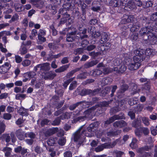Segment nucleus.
<instances>
[{
  "instance_id": "1",
  "label": "nucleus",
  "mask_w": 157,
  "mask_h": 157,
  "mask_svg": "<svg viewBox=\"0 0 157 157\" xmlns=\"http://www.w3.org/2000/svg\"><path fill=\"white\" fill-rule=\"evenodd\" d=\"M149 25L145 27L142 28L139 32L140 35L142 36L146 35L148 36L149 38L151 37L153 38V39L155 40L156 39V37L154 35V33L153 31H155L157 32V22H151V21L149 22Z\"/></svg>"
},
{
  "instance_id": "2",
  "label": "nucleus",
  "mask_w": 157,
  "mask_h": 157,
  "mask_svg": "<svg viewBox=\"0 0 157 157\" xmlns=\"http://www.w3.org/2000/svg\"><path fill=\"white\" fill-rule=\"evenodd\" d=\"M83 127V126L80 127L77 131L75 133L74 139L75 141H78L82 142L85 138V136L89 137L90 136V135L86 133V130H82L81 131Z\"/></svg>"
},
{
  "instance_id": "3",
  "label": "nucleus",
  "mask_w": 157,
  "mask_h": 157,
  "mask_svg": "<svg viewBox=\"0 0 157 157\" xmlns=\"http://www.w3.org/2000/svg\"><path fill=\"white\" fill-rule=\"evenodd\" d=\"M129 60L131 61L128 64L127 63V65L128 66V68L130 70H137L141 65L140 59L137 57H133V60L129 59Z\"/></svg>"
},
{
  "instance_id": "4",
  "label": "nucleus",
  "mask_w": 157,
  "mask_h": 157,
  "mask_svg": "<svg viewBox=\"0 0 157 157\" xmlns=\"http://www.w3.org/2000/svg\"><path fill=\"white\" fill-rule=\"evenodd\" d=\"M124 118V114L123 113H121L119 115H115L106 121L105 122V124H108L112 123L116 120L122 119Z\"/></svg>"
},
{
  "instance_id": "5",
  "label": "nucleus",
  "mask_w": 157,
  "mask_h": 157,
  "mask_svg": "<svg viewBox=\"0 0 157 157\" xmlns=\"http://www.w3.org/2000/svg\"><path fill=\"white\" fill-rule=\"evenodd\" d=\"M136 7L135 3L133 0H130L128 1L127 5L124 7V9L127 11L134 10H136Z\"/></svg>"
},
{
  "instance_id": "6",
  "label": "nucleus",
  "mask_w": 157,
  "mask_h": 157,
  "mask_svg": "<svg viewBox=\"0 0 157 157\" xmlns=\"http://www.w3.org/2000/svg\"><path fill=\"white\" fill-rule=\"evenodd\" d=\"M134 53L135 55L133 57H136L140 59V62H141V60H142L144 59V54L145 51L144 50L139 49L135 50Z\"/></svg>"
},
{
  "instance_id": "7",
  "label": "nucleus",
  "mask_w": 157,
  "mask_h": 157,
  "mask_svg": "<svg viewBox=\"0 0 157 157\" xmlns=\"http://www.w3.org/2000/svg\"><path fill=\"white\" fill-rule=\"evenodd\" d=\"M135 20V18L133 16H128L125 15L124 16V18L121 20V22L122 24H126L132 22L134 21Z\"/></svg>"
},
{
  "instance_id": "8",
  "label": "nucleus",
  "mask_w": 157,
  "mask_h": 157,
  "mask_svg": "<svg viewBox=\"0 0 157 157\" xmlns=\"http://www.w3.org/2000/svg\"><path fill=\"white\" fill-rule=\"evenodd\" d=\"M128 86L125 84H123L121 86L120 90L117 93V97L119 98H121L123 96V93L126 91L128 88Z\"/></svg>"
},
{
  "instance_id": "9",
  "label": "nucleus",
  "mask_w": 157,
  "mask_h": 157,
  "mask_svg": "<svg viewBox=\"0 0 157 157\" xmlns=\"http://www.w3.org/2000/svg\"><path fill=\"white\" fill-rule=\"evenodd\" d=\"M113 147V145L111 146L108 143H105L101 145L98 146L97 147L95 148V151L97 152H99L102 151L104 148H110Z\"/></svg>"
},
{
  "instance_id": "10",
  "label": "nucleus",
  "mask_w": 157,
  "mask_h": 157,
  "mask_svg": "<svg viewBox=\"0 0 157 157\" xmlns=\"http://www.w3.org/2000/svg\"><path fill=\"white\" fill-rule=\"evenodd\" d=\"M127 125V123L123 120L117 121L113 124V126L115 128H121Z\"/></svg>"
},
{
  "instance_id": "11",
  "label": "nucleus",
  "mask_w": 157,
  "mask_h": 157,
  "mask_svg": "<svg viewBox=\"0 0 157 157\" xmlns=\"http://www.w3.org/2000/svg\"><path fill=\"white\" fill-rule=\"evenodd\" d=\"M126 67L124 65H122L121 66L114 67L113 71L118 73H122L126 70Z\"/></svg>"
},
{
  "instance_id": "12",
  "label": "nucleus",
  "mask_w": 157,
  "mask_h": 157,
  "mask_svg": "<svg viewBox=\"0 0 157 157\" xmlns=\"http://www.w3.org/2000/svg\"><path fill=\"white\" fill-rule=\"evenodd\" d=\"M76 32H72L69 33L67 35V41L69 42H72L74 40L75 38Z\"/></svg>"
},
{
  "instance_id": "13",
  "label": "nucleus",
  "mask_w": 157,
  "mask_h": 157,
  "mask_svg": "<svg viewBox=\"0 0 157 157\" xmlns=\"http://www.w3.org/2000/svg\"><path fill=\"white\" fill-rule=\"evenodd\" d=\"M127 0H115L113 4L114 7H119L120 6H124L126 5V2Z\"/></svg>"
},
{
  "instance_id": "14",
  "label": "nucleus",
  "mask_w": 157,
  "mask_h": 157,
  "mask_svg": "<svg viewBox=\"0 0 157 157\" xmlns=\"http://www.w3.org/2000/svg\"><path fill=\"white\" fill-rule=\"evenodd\" d=\"M15 134L19 140H22L24 139V133L21 129H20L17 130Z\"/></svg>"
},
{
  "instance_id": "15",
  "label": "nucleus",
  "mask_w": 157,
  "mask_h": 157,
  "mask_svg": "<svg viewBox=\"0 0 157 157\" xmlns=\"http://www.w3.org/2000/svg\"><path fill=\"white\" fill-rule=\"evenodd\" d=\"M129 138V136L128 135H125L124 136L123 138V142H121V141L119 139H117L113 142L112 145L113 146H114L116 144H118L121 145L124 144V143L127 141Z\"/></svg>"
},
{
  "instance_id": "16",
  "label": "nucleus",
  "mask_w": 157,
  "mask_h": 157,
  "mask_svg": "<svg viewBox=\"0 0 157 157\" xmlns=\"http://www.w3.org/2000/svg\"><path fill=\"white\" fill-rule=\"evenodd\" d=\"M102 74V71L100 69H98L93 70L90 71V74L94 77L99 76Z\"/></svg>"
},
{
  "instance_id": "17",
  "label": "nucleus",
  "mask_w": 157,
  "mask_h": 157,
  "mask_svg": "<svg viewBox=\"0 0 157 157\" xmlns=\"http://www.w3.org/2000/svg\"><path fill=\"white\" fill-rule=\"evenodd\" d=\"M98 62L97 60H93L90 62H88L84 65V67L86 68L92 67L96 65Z\"/></svg>"
},
{
  "instance_id": "18",
  "label": "nucleus",
  "mask_w": 157,
  "mask_h": 157,
  "mask_svg": "<svg viewBox=\"0 0 157 157\" xmlns=\"http://www.w3.org/2000/svg\"><path fill=\"white\" fill-rule=\"evenodd\" d=\"M11 67V65L9 63L6 62L0 68L2 71L4 72H6Z\"/></svg>"
},
{
  "instance_id": "19",
  "label": "nucleus",
  "mask_w": 157,
  "mask_h": 157,
  "mask_svg": "<svg viewBox=\"0 0 157 157\" xmlns=\"http://www.w3.org/2000/svg\"><path fill=\"white\" fill-rule=\"evenodd\" d=\"M69 64L63 65L57 69H56L55 70V71L56 73H61L64 72L67 70V69L69 68Z\"/></svg>"
},
{
  "instance_id": "20",
  "label": "nucleus",
  "mask_w": 157,
  "mask_h": 157,
  "mask_svg": "<svg viewBox=\"0 0 157 157\" xmlns=\"http://www.w3.org/2000/svg\"><path fill=\"white\" fill-rule=\"evenodd\" d=\"M56 76V74L53 72L49 71L47 72L45 74V75L44 77L45 79H53Z\"/></svg>"
},
{
  "instance_id": "21",
  "label": "nucleus",
  "mask_w": 157,
  "mask_h": 157,
  "mask_svg": "<svg viewBox=\"0 0 157 157\" xmlns=\"http://www.w3.org/2000/svg\"><path fill=\"white\" fill-rule=\"evenodd\" d=\"M108 39V35L105 33H103L101 35V38L100 40V42L101 44H103L106 42Z\"/></svg>"
},
{
  "instance_id": "22",
  "label": "nucleus",
  "mask_w": 157,
  "mask_h": 157,
  "mask_svg": "<svg viewBox=\"0 0 157 157\" xmlns=\"http://www.w3.org/2000/svg\"><path fill=\"white\" fill-rule=\"evenodd\" d=\"M19 51L20 54L21 55H23L25 54L27 52V49L24 45V42L22 43L21 46L20 48Z\"/></svg>"
},
{
  "instance_id": "23",
  "label": "nucleus",
  "mask_w": 157,
  "mask_h": 157,
  "mask_svg": "<svg viewBox=\"0 0 157 157\" xmlns=\"http://www.w3.org/2000/svg\"><path fill=\"white\" fill-rule=\"evenodd\" d=\"M57 141L56 137H51L47 141V144L49 146H51L55 144Z\"/></svg>"
},
{
  "instance_id": "24",
  "label": "nucleus",
  "mask_w": 157,
  "mask_h": 157,
  "mask_svg": "<svg viewBox=\"0 0 157 157\" xmlns=\"http://www.w3.org/2000/svg\"><path fill=\"white\" fill-rule=\"evenodd\" d=\"M40 70L42 71H48L49 69V64L47 63L40 64Z\"/></svg>"
},
{
  "instance_id": "25",
  "label": "nucleus",
  "mask_w": 157,
  "mask_h": 157,
  "mask_svg": "<svg viewBox=\"0 0 157 157\" xmlns=\"http://www.w3.org/2000/svg\"><path fill=\"white\" fill-rule=\"evenodd\" d=\"M58 130V128H54L48 129L46 132L49 136L57 132Z\"/></svg>"
},
{
  "instance_id": "26",
  "label": "nucleus",
  "mask_w": 157,
  "mask_h": 157,
  "mask_svg": "<svg viewBox=\"0 0 157 157\" xmlns=\"http://www.w3.org/2000/svg\"><path fill=\"white\" fill-rule=\"evenodd\" d=\"M102 70V73L104 75H106L113 72V69L110 68L106 67L104 66L103 68L101 69Z\"/></svg>"
},
{
  "instance_id": "27",
  "label": "nucleus",
  "mask_w": 157,
  "mask_h": 157,
  "mask_svg": "<svg viewBox=\"0 0 157 157\" xmlns=\"http://www.w3.org/2000/svg\"><path fill=\"white\" fill-rule=\"evenodd\" d=\"M112 81V79L110 78H103L101 83L104 85H106L110 84Z\"/></svg>"
},
{
  "instance_id": "28",
  "label": "nucleus",
  "mask_w": 157,
  "mask_h": 157,
  "mask_svg": "<svg viewBox=\"0 0 157 157\" xmlns=\"http://www.w3.org/2000/svg\"><path fill=\"white\" fill-rule=\"evenodd\" d=\"M25 136L26 138H29L34 139L36 138V134L33 132H28L25 134Z\"/></svg>"
},
{
  "instance_id": "29",
  "label": "nucleus",
  "mask_w": 157,
  "mask_h": 157,
  "mask_svg": "<svg viewBox=\"0 0 157 157\" xmlns=\"http://www.w3.org/2000/svg\"><path fill=\"white\" fill-rule=\"evenodd\" d=\"M81 68V67L76 68L74 70H72L67 74L66 76V77L67 78H70L76 72L79 71Z\"/></svg>"
},
{
  "instance_id": "30",
  "label": "nucleus",
  "mask_w": 157,
  "mask_h": 157,
  "mask_svg": "<svg viewBox=\"0 0 157 157\" xmlns=\"http://www.w3.org/2000/svg\"><path fill=\"white\" fill-rule=\"evenodd\" d=\"M2 151L4 152L5 155L6 156H9L10 155L11 152V149L9 147H4Z\"/></svg>"
},
{
  "instance_id": "31",
  "label": "nucleus",
  "mask_w": 157,
  "mask_h": 157,
  "mask_svg": "<svg viewBox=\"0 0 157 157\" xmlns=\"http://www.w3.org/2000/svg\"><path fill=\"white\" fill-rule=\"evenodd\" d=\"M18 111L20 114L23 116H27L28 114V110L22 107L20 108Z\"/></svg>"
},
{
  "instance_id": "32",
  "label": "nucleus",
  "mask_w": 157,
  "mask_h": 157,
  "mask_svg": "<svg viewBox=\"0 0 157 157\" xmlns=\"http://www.w3.org/2000/svg\"><path fill=\"white\" fill-rule=\"evenodd\" d=\"M141 119L142 122L145 126H148L150 125V123L149 122V120L147 117H141Z\"/></svg>"
},
{
  "instance_id": "33",
  "label": "nucleus",
  "mask_w": 157,
  "mask_h": 157,
  "mask_svg": "<svg viewBox=\"0 0 157 157\" xmlns=\"http://www.w3.org/2000/svg\"><path fill=\"white\" fill-rule=\"evenodd\" d=\"M82 103H86L85 101H81L79 102L76 103L75 104H74L72 105H71L69 106V109L71 110H73L75 109L80 104H81Z\"/></svg>"
},
{
  "instance_id": "34",
  "label": "nucleus",
  "mask_w": 157,
  "mask_h": 157,
  "mask_svg": "<svg viewBox=\"0 0 157 157\" xmlns=\"http://www.w3.org/2000/svg\"><path fill=\"white\" fill-rule=\"evenodd\" d=\"M92 92V91L90 90L83 89L81 91L80 94L82 96H84L86 95L90 94Z\"/></svg>"
},
{
  "instance_id": "35",
  "label": "nucleus",
  "mask_w": 157,
  "mask_h": 157,
  "mask_svg": "<svg viewBox=\"0 0 157 157\" xmlns=\"http://www.w3.org/2000/svg\"><path fill=\"white\" fill-rule=\"evenodd\" d=\"M113 155L116 156L117 157H121L124 156V152L119 151H115L113 152Z\"/></svg>"
},
{
  "instance_id": "36",
  "label": "nucleus",
  "mask_w": 157,
  "mask_h": 157,
  "mask_svg": "<svg viewBox=\"0 0 157 157\" xmlns=\"http://www.w3.org/2000/svg\"><path fill=\"white\" fill-rule=\"evenodd\" d=\"M137 140L136 138H133L132 141L130 144V146L132 149H135L136 148L137 145L136 144Z\"/></svg>"
},
{
  "instance_id": "37",
  "label": "nucleus",
  "mask_w": 157,
  "mask_h": 157,
  "mask_svg": "<svg viewBox=\"0 0 157 157\" xmlns=\"http://www.w3.org/2000/svg\"><path fill=\"white\" fill-rule=\"evenodd\" d=\"M141 125V121L138 119L134 120L132 123V126L135 128L140 126Z\"/></svg>"
},
{
  "instance_id": "38",
  "label": "nucleus",
  "mask_w": 157,
  "mask_h": 157,
  "mask_svg": "<svg viewBox=\"0 0 157 157\" xmlns=\"http://www.w3.org/2000/svg\"><path fill=\"white\" fill-rule=\"evenodd\" d=\"M84 50H86V48L83 47L78 48L75 50L74 53L75 55L80 54L83 53Z\"/></svg>"
},
{
  "instance_id": "39",
  "label": "nucleus",
  "mask_w": 157,
  "mask_h": 157,
  "mask_svg": "<svg viewBox=\"0 0 157 157\" xmlns=\"http://www.w3.org/2000/svg\"><path fill=\"white\" fill-rule=\"evenodd\" d=\"M140 129L144 135H147L149 133V130L148 128H147L144 127H140Z\"/></svg>"
},
{
  "instance_id": "40",
  "label": "nucleus",
  "mask_w": 157,
  "mask_h": 157,
  "mask_svg": "<svg viewBox=\"0 0 157 157\" xmlns=\"http://www.w3.org/2000/svg\"><path fill=\"white\" fill-rule=\"evenodd\" d=\"M144 106L143 105L141 104H138L137 106L134 108V110L136 112L138 113L142 111L143 108Z\"/></svg>"
},
{
  "instance_id": "41",
  "label": "nucleus",
  "mask_w": 157,
  "mask_h": 157,
  "mask_svg": "<svg viewBox=\"0 0 157 157\" xmlns=\"http://www.w3.org/2000/svg\"><path fill=\"white\" fill-rule=\"evenodd\" d=\"M19 19L18 15L17 13H15L11 17V20L9 21V22L12 23L15 21H17Z\"/></svg>"
},
{
  "instance_id": "42",
  "label": "nucleus",
  "mask_w": 157,
  "mask_h": 157,
  "mask_svg": "<svg viewBox=\"0 0 157 157\" xmlns=\"http://www.w3.org/2000/svg\"><path fill=\"white\" fill-rule=\"evenodd\" d=\"M26 97L25 94H18L15 96V98L17 100H21L25 99Z\"/></svg>"
},
{
  "instance_id": "43",
  "label": "nucleus",
  "mask_w": 157,
  "mask_h": 157,
  "mask_svg": "<svg viewBox=\"0 0 157 157\" xmlns=\"http://www.w3.org/2000/svg\"><path fill=\"white\" fill-rule=\"evenodd\" d=\"M40 35H38V38L39 40V41H37V43L38 44H41L46 40V38Z\"/></svg>"
},
{
  "instance_id": "44",
  "label": "nucleus",
  "mask_w": 157,
  "mask_h": 157,
  "mask_svg": "<svg viewBox=\"0 0 157 157\" xmlns=\"http://www.w3.org/2000/svg\"><path fill=\"white\" fill-rule=\"evenodd\" d=\"M60 117H57L52 123V124L53 125H59L60 122V120L62 118Z\"/></svg>"
},
{
  "instance_id": "45",
  "label": "nucleus",
  "mask_w": 157,
  "mask_h": 157,
  "mask_svg": "<svg viewBox=\"0 0 157 157\" xmlns=\"http://www.w3.org/2000/svg\"><path fill=\"white\" fill-rule=\"evenodd\" d=\"M96 123H95L90 124L87 128L88 131L90 132L94 131L95 129V128H96Z\"/></svg>"
},
{
  "instance_id": "46",
  "label": "nucleus",
  "mask_w": 157,
  "mask_h": 157,
  "mask_svg": "<svg viewBox=\"0 0 157 157\" xmlns=\"http://www.w3.org/2000/svg\"><path fill=\"white\" fill-rule=\"evenodd\" d=\"M87 74L86 72H83L78 75L77 77V78L79 79H83L86 78Z\"/></svg>"
},
{
  "instance_id": "47",
  "label": "nucleus",
  "mask_w": 157,
  "mask_h": 157,
  "mask_svg": "<svg viewBox=\"0 0 157 157\" xmlns=\"http://www.w3.org/2000/svg\"><path fill=\"white\" fill-rule=\"evenodd\" d=\"M63 53H60L57 55H52L51 56L48 58V60H51L53 58H58L61 56H63Z\"/></svg>"
},
{
  "instance_id": "48",
  "label": "nucleus",
  "mask_w": 157,
  "mask_h": 157,
  "mask_svg": "<svg viewBox=\"0 0 157 157\" xmlns=\"http://www.w3.org/2000/svg\"><path fill=\"white\" fill-rule=\"evenodd\" d=\"M31 63L30 60L28 59H25L22 62V64L24 67H27L29 66Z\"/></svg>"
},
{
  "instance_id": "49",
  "label": "nucleus",
  "mask_w": 157,
  "mask_h": 157,
  "mask_svg": "<svg viewBox=\"0 0 157 157\" xmlns=\"http://www.w3.org/2000/svg\"><path fill=\"white\" fill-rule=\"evenodd\" d=\"M136 112L134 110H131L128 113V115L130 117L132 120L135 117V113Z\"/></svg>"
},
{
  "instance_id": "50",
  "label": "nucleus",
  "mask_w": 157,
  "mask_h": 157,
  "mask_svg": "<svg viewBox=\"0 0 157 157\" xmlns=\"http://www.w3.org/2000/svg\"><path fill=\"white\" fill-rule=\"evenodd\" d=\"M46 149L49 151V154L52 157H53L55 156L56 152L51 147H46Z\"/></svg>"
},
{
  "instance_id": "51",
  "label": "nucleus",
  "mask_w": 157,
  "mask_h": 157,
  "mask_svg": "<svg viewBox=\"0 0 157 157\" xmlns=\"http://www.w3.org/2000/svg\"><path fill=\"white\" fill-rule=\"evenodd\" d=\"M70 15L67 14H65L63 15V17L61 20L60 23L61 24H63L66 22L67 19L66 18L69 17Z\"/></svg>"
},
{
  "instance_id": "52",
  "label": "nucleus",
  "mask_w": 157,
  "mask_h": 157,
  "mask_svg": "<svg viewBox=\"0 0 157 157\" xmlns=\"http://www.w3.org/2000/svg\"><path fill=\"white\" fill-rule=\"evenodd\" d=\"M153 54L154 52L153 50L150 48H147L146 49L145 52V53L146 56H151L153 55Z\"/></svg>"
},
{
  "instance_id": "53",
  "label": "nucleus",
  "mask_w": 157,
  "mask_h": 157,
  "mask_svg": "<svg viewBox=\"0 0 157 157\" xmlns=\"http://www.w3.org/2000/svg\"><path fill=\"white\" fill-rule=\"evenodd\" d=\"M150 131L151 134L154 136H155L157 134V130L153 126L151 127Z\"/></svg>"
},
{
  "instance_id": "54",
  "label": "nucleus",
  "mask_w": 157,
  "mask_h": 157,
  "mask_svg": "<svg viewBox=\"0 0 157 157\" xmlns=\"http://www.w3.org/2000/svg\"><path fill=\"white\" fill-rule=\"evenodd\" d=\"M35 151L37 153V154H39L38 156H40V155L42 153V149L39 146H36L35 149Z\"/></svg>"
},
{
  "instance_id": "55",
  "label": "nucleus",
  "mask_w": 157,
  "mask_h": 157,
  "mask_svg": "<svg viewBox=\"0 0 157 157\" xmlns=\"http://www.w3.org/2000/svg\"><path fill=\"white\" fill-rule=\"evenodd\" d=\"M44 6V3L43 1L41 0H39L38 2L37 3L36 7L39 8L41 9Z\"/></svg>"
},
{
  "instance_id": "56",
  "label": "nucleus",
  "mask_w": 157,
  "mask_h": 157,
  "mask_svg": "<svg viewBox=\"0 0 157 157\" xmlns=\"http://www.w3.org/2000/svg\"><path fill=\"white\" fill-rule=\"evenodd\" d=\"M150 19L151 21H152V22H155V21L157 20V12L151 14V16Z\"/></svg>"
},
{
  "instance_id": "57",
  "label": "nucleus",
  "mask_w": 157,
  "mask_h": 157,
  "mask_svg": "<svg viewBox=\"0 0 157 157\" xmlns=\"http://www.w3.org/2000/svg\"><path fill=\"white\" fill-rule=\"evenodd\" d=\"M76 86L77 82L76 81H74L70 84L69 89L70 90H72L76 87Z\"/></svg>"
},
{
  "instance_id": "58",
  "label": "nucleus",
  "mask_w": 157,
  "mask_h": 157,
  "mask_svg": "<svg viewBox=\"0 0 157 157\" xmlns=\"http://www.w3.org/2000/svg\"><path fill=\"white\" fill-rule=\"evenodd\" d=\"M139 26L136 24L133 25L132 27L130 28V30L132 32H134L138 30Z\"/></svg>"
},
{
  "instance_id": "59",
  "label": "nucleus",
  "mask_w": 157,
  "mask_h": 157,
  "mask_svg": "<svg viewBox=\"0 0 157 157\" xmlns=\"http://www.w3.org/2000/svg\"><path fill=\"white\" fill-rule=\"evenodd\" d=\"M48 46L51 50L56 49L58 47L54 43H49L48 44Z\"/></svg>"
},
{
  "instance_id": "60",
  "label": "nucleus",
  "mask_w": 157,
  "mask_h": 157,
  "mask_svg": "<svg viewBox=\"0 0 157 157\" xmlns=\"http://www.w3.org/2000/svg\"><path fill=\"white\" fill-rule=\"evenodd\" d=\"M154 35L156 37V39L155 40L154 39H153V38L151 37L150 38H149L148 37V39L151 41V43L153 44H156L157 43V35L156 36L154 34Z\"/></svg>"
},
{
  "instance_id": "61",
  "label": "nucleus",
  "mask_w": 157,
  "mask_h": 157,
  "mask_svg": "<svg viewBox=\"0 0 157 157\" xmlns=\"http://www.w3.org/2000/svg\"><path fill=\"white\" fill-rule=\"evenodd\" d=\"M11 117V115L8 113H5L3 115V118L5 120H10Z\"/></svg>"
},
{
  "instance_id": "62",
  "label": "nucleus",
  "mask_w": 157,
  "mask_h": 157,
  "mask_svg": "<svg viewBox=\"0 0 157 157\" xmlns=\"http://www.w3.org/2000/svg\"><path fill=\"white\" fill-rule=\"evenodd\" d=\"M65 142L66 140L63 137L60 139L58 141V144L62 146L64 145Z\"/></svg>"
},
{
  "instance_id": "63",
  "label": "nucleus",
  "mask_w": 157,
  "mask_h": 157,
  "mask_svg": "<svg viewBox=\"0 0 157 157\" xmlns=\"http://www.w3.org/2000/svg\"><path fill=\"white\" fill-rule=\"evenodd\" d=\"M6 126L5 124L3 123H1L0 124V134H1L3 132L5 129Z\"/></svg>"
},
{
  "instance_id": "64",
  "label": "nucleus",
  "mask_w": 157,
  "mask_h": 157,
  "mask_svg": "<svg viewBox=\"0 0 157 157\" xmlns=\"http://www.w3.org/2000/svg\"><path fill=\"white\" fill-rule=\"evenodd\" d=\"M15 60L16 63H19L22 61V58L18 55L15 56Z\"/></svg>"
}]
</instances>
